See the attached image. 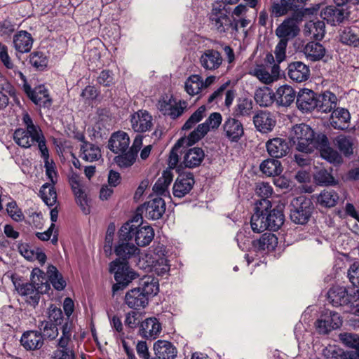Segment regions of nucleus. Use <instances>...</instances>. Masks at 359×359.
I'll return each mask as SVG.
<instances>
[{
    "label": "nucleus",
    "instance_id": "5701e85b",
    "mask_svg": "<svg viewBox=\"0 0 359 359\" xmlns=\"http://www.w3.org/2000/svg\"><path fill=\"white\" fill-rule=\"evenodd\" d=\"M317 94L308 88L299 90L297 97V106L302 111H311L317 106Z\"/></svg>",
    "mask_w": 359,
    "mask_h": 359
},
{
    "label": "nucleus",
    "instance_id": "1a4fd4ad",
    "mask_svg": "<svg viewBox=\"0 0 359 359\" xmlns=\"http://www.w3.org/2000/svg\"><path fill=\"white\" fill-rule=\"evenodd\" d=\"M280 70L278 64H259L251 68L249 74L264 84H271L279 79Z\"/></svg>",
    "mask_w": 359,
    "mask_h": 359
},
{
    "label": "nucleus",
    "instance_id": "680f3d73",
    "mask_svg": "<svg viewBox=\"0 0 359 359\" xmlns=\"http://www.w3.org/2000/svg\"><path fill=\"white\" fill-rule=\"evenodd\" d=\"M205 107L201 106L195 111L182 126V130H190L205 116Z\"/></svg>",
    "mask_w": 359,
    "mask_h": 359
},
{
    "label": "nucleus",
    "instance_id": "4be33fe9",
    "mask_svg": "<svg viewBox=\"0 0 359 359\" xmlns=\"http://www.w3.org/2000/svg\"><path fill=\"white\" fill-rule=\"evenodd\" d=\"M223 132L229 141L236 142L244 134L243 123L235 118L229 117L223 124Z\"/></svg>",
    "mask_w": 359,
    "mask_h": 359
},
{
    "label": "nucleus",
    "instance_id": "4d7b16f0",
    "mask_svg": "<svg viewBox=\"0 0 359 359\" xmlns=\"http://www.w3.org/2000/svg\"><path fill=\"white\" fill-rule=\"evenodd\" d=\"M47 273L48 276V280H50L55 290H62L65 287L66 282L55 266H49L48 268Z\"/></svg>",
    "mask_w": 359,
    "mask_h": 359
},
{
    "label": "nucleus",
    "instance_id": "393cba45",
    "mask_svg": "<svg viewBox=\"0 0 359 359\" xmlns=\"http://www.w3.org/2000/svg\"><path fill=\"white\" fill-rule=\"evenodd\" d=\"M161 330V325L156 318H148L140 324V334L145 339H155Z\"/></svg>",
    "mask_w": 359,
    "mask_h": 359
},
{
    "label": "nucleus",
    "instance_id": "4c0bfd02",
    "mask_svg": "<svg viewBox=\"0 0 359 359\" xmlns=\"http://www.w3.org/2000/svg\"><path fill=\"white\" fill-rule=\"evenodd\" d=\"M337 100L336 95L330 91L317 95V106L316 109L320 112H330L336 107Z\"/></svg>",
    "mask_w": 359,
    "mask_h": 359
},
{
    "label": "nucleus",
    "instance_id": "f704fd0d",
    "mask_svg": "<svg viewBox=\"0 0 359 359\" xmlns=\"http://www.w3.org/2000/svg\"><path fill=\"white\" fill-rule=\"evenodd\" d=\"M125 303L129 308L137 309L140 307L144 308L148 304V299L141 292V290L137 287L130 290L126 294Z\"/></svg>",
    "mask_w": 359,
    "mask_h": 359
},
{
    "label": "nucleus",
    "instance_id": "2f4dec72",
    "mask_svg": "<svg viewBox=\"0 0 359 359\" xmlns=\"http://www.w3.org/2000/svg\"><path fill=\"white\" fill-rule=\"evenodd\" d=\"M321 18L332 25H336L347 18V13L342 8L327 6L320 12Z\"/></svg>",
    "mask_w": 359,
    "mask_h": 359
},
{
    "label": "nucleus",
    "instance_id": "69168bd1",
    "mask_svg": "<svg viewBox=\"0 0 359 359\" xmlns=\"http://www.w3.org/2000/svg\"><path fill=\"white\" fill-rule=\"evenodd\" d=\"M56 324L47 320L42 321L39 325V329L43 335L47 338L53 339L58 334V330Z\"/></svg>",
    "mask_w": 359,
    "mask_h": 359
},
{
    "label": "nucleus",
    "instance_id": "a19ab883",
    "mask_svg": "<svg viewBox=\"0 0 359 359\" xmlns=\"http://www.w3.org/2000/svg\"><path fill=\"white\" fill-rule=\"evenodd\" d=\"M102 156L101 150L98 146L83 141L80 148V157L88 162H93L99 160Z\"/></svg>",
    "mask_w": 359,
    "mask_h": 359
},
{
    "label": "nucleus",
    "instance_id": "a211bd4d",
    "mask_svg": "<svg viewBox=\"0 0 359 359\" xmlns=\"http://www.w3.org/2000/svg\"><path fill=\"white\" fill-rule=\"evenodd\" d=\"M223 58L221 53L214 49H206L202 52L199 62L206 71H215L222 65Z\"/></svg>",
    "mask_w": 359,
    "mask_h": 359
},
{
    "label": "nucleus",
    "instance_id": "864d4df0",
    "mask_svg": "<svg viewBox=\"0 0 359 359\" xmlns=\"http://www.w3.org/2000/svg\"><path fill=\"white\" fill-rule=\"evenodd\" d=\"M339 200V196L334 190H323L318 195L317 201L318 203L324 207L331 208L334 207Z\"/></svg>",
    "mask_w": 359,
    "mask_h": 359
},
{
    "label": "nucleus",
    "instance_id": "6ab92c4d",
    "mask_svg": "<svg viewBox=\"0 0 359 359\" xmlns=\"http://www.w3.org/2000/svg\"><path fill=\"white\" fill-rule=\"evenodd\" d=\"M72 338V326L69 322H66L62 327V335L57 341V349L55 352L58 353H64L67 352L71 355V357L75 356L73 346Z\"/></svg>",
    "mask_w": 359,
    "mask_h": 359
},
{
    "label": "nucleus",
    "instance_id": "e2e57ef3",
    "mask_svg": "<svg viewBox=\"0 0 359 359\" xmlns=\"http://www.w3.org/2000/svg\"><path fill=\"white\" fill-rule=\"evenodd\" d=\"M137 156L135 153L128 151L125 154L118 155L114 158V162L121 168L130 167L136 161Z\"/></svg>",
    "mask_w": 359,
    "mask_h": 359
},
{
    "label": "nucleus",
    "instance_id": "7c9ffc66",
    "mask_svg": "<svg viewBox=\"0 0 359 359\" xmlns=\"http://www.w3.org/2000/svg\"><path fill=\"white\" fill-rule=\"evenodd\" d=\"M154 351L158 359H175L177 353L176 347L165 340L156 341L154 344Z\"/></svg>",
    "mask_w": 359,
    "mask_h": 359
},
{
    "label": "nucleus",
    "instance_id": "79ce46f5",
    "mask_svg": "<svg viewBox=\"0 0 359 359\" xmlns=\"http://www.w3.org/2000/svg\"><path fill=\"white\" fill-rule=\"evenodd\" d=\"M294 98L295 91L288 85L280 86L275 94V100L280 106H289L293 102Z\"/></svg>",
    "mask_w": 359,
    "mask_h": 359
},
{
    "label": "nucleus",
    "instance_id": "39448f33",
    "mask_svg": "<svg viewBox=\"0 0 359 359\" xmlns=\"http://www.w3.org/2000/svg\"><path fill=\"white\" fill-rule=\"evenodd\" d=\"M290 139L296 149L304 153H310L315 149L317 137L313 129L307 124L300 123L294 126L290 131Z\"/></svg>",
    "mask_w": 359,
    "mask_h": 359
},
{
    "label": "nucleus",
    "instance_id": "bf43d9fd",
    "mask_svg": "<svg viewBox=\"0 0 359 359\" xmlns=\"http://www.w3.org/2000/svg\"><path fill=\"white\" fill-rule=\"evenodd\" d=\"M252 110V102L248 98H239L234 107L233 114L235 116H250Z\"/></svg>",
    "mask_w": 359,
    "mask_h": 359
},
{
    "label": "nucleus",
    "instance_id": "72a5a7b5",
    "mask_svg": "<svg viewBox=\"0 0 359 359\" xmlns=\"http://www.w3.org/2000/svg\"><path fill=\"white\" fill-rule=\"evenodd\" d=\"M350 118V114L347 109L337 108L332 111L330 122L334 128L345 130L348 127Z\"/></svg>",
    "mask_w": 359,
    "mask_h": 359
},
{
    "label": "nucleus",
    "instance_id": "f8f14e48",
    "mask_svg": "<svg viewBox=\"0 0 359 359\" xmlns=\"http://www.w3.org/2000/svg\"><path fill=\"white\" fill-rule=\"evenodd\" d=\"M342 325L340 315L334 311H325L316 322V327L320 334H327L337 330Z\"/></svg>",
    "mask_w": 359,
    "mask_h": 359
},
{
    "label": "nucleus",
    "instance_id": "5fc2aeb1",
    "mask_svg": "<svg viewBox=\"0 0 359 359\" xmlns=\"http://www.w3.org/2000/svg\"><path fill=\"white\" fill-rule=\"evenodd\" d=\"M42 200L48 206H53L57 202V193L54 184H44L40 190Z\"/></svg>",
    "mask_w": 359,
    "mask_h": 359
},
{
    "label": "nucleus",
    "instance_id": "9d476101",
    "mask_svg": "<svg viewBox=\"0 0 359 359\" xmlns=\"http://www.w3.org/2000/svg\"><path fill=\"white\" fill-rule=\"evenodd\" d=\"M271 207L269 200H259L256 203L255 212L250 220L251 228L254 232L260 233L268 229L267 209Z\"/></svg>",
    "mask_w": 359,
    "mask_h": 359
},
{
    "label": "nucleus",
    "instance_id": "f257e3e1",
    "mask_svg": "<svg viewBox=\"0 0 359 359\" xmlns=\"http://www.w3.org/2000/svg\"><path fill=\"white\" fill-rule=\"evenodd\" d=\"M124 231L121 227L118 231V241L114 248V252L118 258L109 264V272L114 273L116 282L112 287L114 294L123 290L137 277V273L130 268L127 260L139 254L140 249Z\"/></svg>",
    "mask_w": 359,
    "mask_h": 359
},
{
    "label": "nucleus",
    "instance_id": "774afa93",
    "mask_svg": "<svg viewBox=\"0 0 359 359\" xmlns=\"http://www.w3.org/2000/svg\"><path fill=\"white\" fill-rule=\"evenodd\" d=\"M341 341L348 347L359 348V336L351 333H341L339 336Z\"/></svg>",
    "mask_w": 359,
    "mask_h": 359
},
{
    "label": "nucleus",
    "instance_id": "4468645a",
    "mask_svg": "<svg viewBox=\"0 0 359 359\" xmlns=\"http://www.w3.org/2000/svg\"><path fill=\"white\" fill-rule=\"evenodd\" d=\"M69 182L77 203L85 214H88L90 212L88 200L81 177L79 174L72 172L69 176Z\"/></svg>",
    "mask_w": 359,
    "mask_h": 359
},
{
    "label": "nucleus",
    "instance_id": "9b49d317",
    "mask_svg": "<svg viewBox=\"0 0 359 359\" xmlns=\"http://www.w3.org/2000/svg\"><path fill=\"white\" fill-rule=\"evenodd\" d=\"M222 121V115L218 112L210 114L208 118L203 123L189 135V140L191 143H196L202 139L210 130L218 128Z\"/></svg>",
    "mask_w": 359,
    "mask_h": 359
},
{
    "label": "nucleus",
    "instance_id": "b1692460",
    "mask_svg": "<svg viewBox=\"0 0 359 359\" xmlns=\"http://www.w3.org/2000/svg\"><path fill=\"white\" fill-rule=\"evenodd\" d=\"M299 28L297 22L294 18L285 20L276 29V34L280 39H285V41L293 39L299 34Z\"/></svg>",
    "mask_w": 359,
    "mask_h": 359
},
{
    "label": "nucleus",
    "instance_id": "58836bf2",
    "mask_svg": "<svg viewBox=\"0 0 359 359\" xmlns=\"http://www.w3.org/2000/svg\"><path fill=\"white\" fill-rule=\"evenodd\" d=\"M205 157L204 151L199 147L189 149L184 155L182 163L186 168H194L199 166Z\"/></svg>",
    "mask_w": 359,
    "mask_h": 359
},
{
    "label": "nucleus",
    "instance_id": "e433bc0d",
    "mask_svg": "<svg viewBox=\"0 0 359 359\" xmlns=\"http://www.w3.org/2000/svg\"><path fill=\"white\" fill-rule=\"evenodd\" d=\"M278 245L277 237L271 233H264L259 239L253 242V248L262 252L273 251Z\"/></svg>",
    "mask_w": 359,
    "mask_h": 359
},
{
    "label": "nucleus",
    "instance_id": "6e6552de",
    "mask_svg": "<svg viewBox=\"0 0 359 359\" xmlns=\"http://www.w3.org/2000/svg\"><path fill=\"white\" fill-rule=\"evenodd\" d=\"M187 107L184 100H177L172 95L162 96L157 103L158 109L165 116L175 119L182 116Z\"/></svg>",
    "mask_w": 359,
    "mask_h": 359
},
{
    "label": "nucleus",
    "instance_id": "412c9836",
    "mask_svg": "<svg viewBox=\"0 0 359 359\" xmlns=\"http://www.w3.org/2000/svg\"><path fill=\"white\" fill-rule=\"evenodd\" d=\"M253 122L257 130L262 133H267L273 130L276 120L270 111L261 110L254 116Z\"/></svg>",
    "mask_w": 359,
    "mask_h": 359
},
{
    "label": "nucleus",
    "instance_id": "7ed1b4c3",
    "mask_svg": "<svg viewBox=\"0 0 359 359\" xmlns=\"http://www.w3.org/2000/svg\"><path fill=\"white\" fill-rule=\"evenodd\" d=\"M211 29L215 32L226 35L238 32V22L229 15V10L222 4L214 6L209 14Z\"/></svg>",
    "mask_w": 359,
    "mask_h": 359
},
{
    "label": "nucleus",
    "instance_id": "052dcab7",
    "mask_svg": "<svg viewBox=\"0 0 359 359\" xmlns=\"http://www.w3.org/2000/svg\"><path fill=\"white\" fill-rule=\"evenodd\" d=\"M334 144L345 156L353 153V141L350 137L339 135L334 140Z\"/></svg>",
    "mask_w": 359,
    "mask_h": 359
},
{
    "label": "nucleus",
    "instance_id": "cd10ccee",
    "mask_svg": "<svg viewBox=\"0 0 359 359\" xmlns=\"http://www.w3.org/2000/svg\"><path fill=\"white\" fill-rule=\"evenodd\" d=\"M269 154L274 158H282L289 151V145L285 139L276 137L269 140L266 144Z\"/></svg>",
    "mask_w": 359,
    "mask_h": 359
},
{
    "label": "nucleus",
    "instance_id": "09e8293b",
    "mask_svg": "<svg viewBox=\"0 0 359 359\" xmlns=\"http://www.w3.org/2000/svg\"><path fill=\"white\" fill-rule=\"evenodd\" d=\"M339 39L344 44L358 46L359 45V28L358 27L344 28L339 34Z\"/></svg>",
    "mask_w": 359,
    "mask_h": 359
},
{
    "label": "nucleus",
    "instance_id": "a878e982",
    "mask_svg": "<svg viewBox=\"0 0 359 359\" xmlns=\"http://www.w3.org/2000/svg\"><path fill=\"white\" fill-rule=\"evenodd\" d=\"M130 138L123 131H118L111 135L108 147L114 154H123L128 149Z\"/></svg>",
    "mask_w": 359,
    "mask_h": 359
},
{
    "label": "nucleus",
    "instance_id": "c756f323",
    "mask_svg": "<svg viewBox=\"0 0 359 359\" xmlns=\"http://www.w3.org/2000/svg\"><path fill=\"white\" fill-rule=\"evenodd\" d=\"M18 294L25 297V301L30 305L35 306L39 301V291L32 283H26L15 285Z\"/></svg>",
    "mask_w": 359,
    "mask_h": 359
},
{
    "label": "nucleus",
    "instance_id": "6e6d98bb",
    "mask_svg": "<svg viewBox=\"0 0 359 359\" xmlns=\"http://www.w3.org/2000/svg\"><path fill=\"white\" fill-rule=\"evenodd\" d=\"M194 143H191L189 140V135L187 137L180 138L175 144L173 148L170 152L168 158L169 170L174 169L179 162L178 149L184 144L191 145Z\"/></svg>",
    "mask_w": 359,
    "mask_h": 359
},
{
    "label": "nucleus",
    "instance_id": "f3484780",
    "mask_svg": "<svg viewBox=\"0 0 359 359\" xmlns=\"http://www.w3.org/2000/svg\"><path fill=\"white\" fill-rule=\"evenodd\" d=\"M315 149H319L320 156L330 163L339 164L341 162V157L339 153L330 147L326 135L323 134L317 135V144Z\"/></svg>",
    "mask_w": 359,
    "mask_h": 359
},
{
    "label": "nucleus",
    "instance_id": "37998d69",
    "mask_svg": "<svg viewBox=\"0 0 359 359\" xmlns=\"http://www.w3.org/2000/svg\"><path fill=\"white\" fill-rule=\"evenodd\" d=\"M31 283L41 294L46 293L50 290L48 276L39 268L33 269L31 273Z\"/></svg>",
    "mask_w": 359,
    "mask_h": 359
},
{
    "label": "nucleus",
    "instance_id": "dca6fc26",
    "mask_svg": "<svg viewBox=\"0 0 359 359\" xmlns=\"http://www.w3.org/2000/svg\"><path fill=\"white\" fill-rule=\"evenodd\" d=\"M149 219L156 220L160 219L165 211V202L160 197L155 198L145 203L138 209Z\"/></svg>",
    "mask_w": 359,
    "mask_h": 359
},
{
    "label": "nucleus",
    "instance_id": "13d9d810",
    "mask_svg": "<svg viewBox=\"0 0 359 359\" xmlns=\"http://www.w3.org/2000/svg\"><path fill=\"white\" fill-rule=\"evenodd\" d=\"M297 8L292 0H280V3H273L271 6V12L275 17L284 15L290 10Z\"/></svg>",
    "mask_w": 359,
    "mask_h": 359
},
{
    "label": "nucleus",
    "instance_id": "c03bdc74",
    "mask_svg": "<svg viewBox=\"0 0 359 359\" xmlns=\"http://www.w3.org/2000/svg\"><path fill=\"white\" fill-rule=\"evenodd\" d=\"M306 58L315 62L321 60L325 54V48L318 42H309L303 49Z\"/></svg>",
    "mask_w": 359,
    "mask_h": 359
},
{
    "label": "nucleus",
    "instance_id": "423d86ee",
    "mask_svg": "<svg viewBox=\"0 0 359 359\" xmlns=\"http://www.w3.org/2000/svg\"><path fill=\"white\" fill-rule=\"evenodd\" d=\"M22 121L27 130L17 129L14 133V140L19 146L23 148H29L36 141L39 140L40 128L34 124L32 118L25 112L23 114Z\"/></svg>",
    "mask_w": 359,
    "mask_h": 359
},
{
    "label": "nucleus",
    "instance_id": "ddd939ff",
    "mask_svg": "<svg viewBox=\"0 0 359 359\" xmlns=\"http://www.w3.org/2000/svg\"><path fill=\"white\" fill-rule=\"evenodd\" d=\"M23 89L29 98L40 107L48 108L52 104V98L48 88L44 85H39L34 88L25 83Z\"/></svg>",
    "mask_w": 359,
    "mask_h": 359
},
{
    "label": "nucleus",
    "instance_id": "f03ea898",
    "mask_svg": "<svg viewBox=\"0 0 359 359\" xmlns=\"http://www.w3.org/2000/svg\"><path fill=\"white\" fill-rule=\"evenodd\" d=\"M165 252L163 245L149 248L139 257L137 265L140 269H149L158 276H163L169 272L170 267Z\"/></svg>",
    "mask_w": 359,
    "mask_h": 359
},
{
    "label": "nucleus",
    "instance_id": "338daca9",
    "mask_svg": "<svg viewBox=\"0 0 359 359\" xmlns=\"http://www.w3.org/2000/svg\"><path fill=\"white\" fill-rule=\"evenodd\" d=\"M348 300L346 306H348L351 310L356 309L359 310V288L356 285L348 288Z\"/></svg>",
    "mask_w": 359,
    "mask_h": 359
},
{
    "label": "nucleus",
    "instance_id": "20e7f679",
    "mask_svg": "<svg viewBox=\"0 0 359 359\" xmlns=\"http://www.w3.org/2000/svg\"><path fill=\"white\" fill-rule=\"evenodd\" d=\"M141 219V217L136 215L124 223L121 228L128 233L127 235L137 245L144 247L148 245L153 240L154 231L150 226H142Z\"/></svg>",
    "mask_w": 359,
    "mask_h": 359
},
{
    "label": "nucleus",
    "instance_id": "0eeeda50",
    "mask_svg": "<svg viewBox=\"0 0 359 359\" xmlns=\"http://www.w3.org/2000/svg\"><path fill=\"white\" fill-rule=\"evenodd\" d=\"M290 218L298 224H306L313 212L311 201L304 196L294 198L291 202Z\"/></svg>",
    "mask_w": 359,
    "mask_h": 359
},
{
    "label": "nucleus",
    "instance_id": "0e129e2a",
    "mask_svg": "<svg viewBox=\"0 0 359 359\" xmlns=\"http://www.w3.org/2000/svg\"><path fill=\"white\" fill-rule=\"evenodd\" d=\"M29 62L36 69L43 70L47 67L48 58L41 52H34L29 56Z\"/></svg>",
    "mask_w": 359,
    "mask_h": 359
},
{
    "label": "nucleus",
    "instance_id": "ea45409f",
    "mask_svg": "<svg viewBox=\"0 0 359 359\" xmlns=\"http://www.w3.org/2000/svg\"><path fill=\"white\" fill-rule=\"evenodd\" d=\"M304 34L306 36L314 39L317 41H320L325 34V25L323 21L309 20L304 26Z\"/></svg>",
    "mask_w": 359,
    "mask_h": 359
},
{
    "label": "nucleus",
    "instance_id": "aec40b11",
    "mask_svg": "<svg viewBox=\"0 0 359 359\" xmlns=\"http://www.w3.org/2000/svg\"><path fill=\"white\" fill-rule=\"evenodd\" d=\"M194 183L195 180L193 174L190 172L180 174L174 183L172 188L173 195L177 198L184 197L190 192Z\"/></svg>",
    "mask_w": 359,
    "mask_h": 359
},
{
    "label": "nucleus",
    "instance_id": "473e14b6",
    "mask_svg": "<svg viewBox=\"0 0 359 359\" xmlns=\"http://www.w3.org/2000/svg\"><path fill=\"white\" fill-rule=\"evenodd\" d=\"M348 289L343 286L334 285L327 292V298L334 306H346L348 300Z\"/></svg>",
    "mask_w": 359,
    "mask_h": 359
},
{
    "label": "nucleus",
    "instance_id": "8fccbe9b",
    "mask_svg": "<svg viewBox=\"0 0 359 359\" xmlns=\"http://www.w3.org/2000/svg\"><path fill=\"white\" fill-rule=\"evenodd\" d=\"M260 170L267 176H278L283 171L280 162L277 159L267 158L259 165Z\"/></svg>",
    "mask_w": 359,
    "mask_h": 359
},
{
    "label": "nucleus",
    "instance_id": "bb28decb",
    "mask_svg": "<svg viewBox=\"0 0 359 359\" xmlns=\"http://www.w3.org/2000/svg\"><path fill=\"white\" fill-rule=\"evenodd\" d=\"M287 70L290 79L297 83L304 82L310 77V69L302 62L297 61L290 63L288 65Z\"/></svg>",
    "mask_w": 359,
    "mask_h": 359
},
{
    "label": "nucleus",
    "instance_id": "603ef678",
    "mask_svg": "<svg viewBox=\"0 0 359 359\" xmlns=\"http://www.w3.org/2000/svg\"><path fill=\"white\" fill-rule=\"evenodd\" d=\"M184 90L191 96L200 93L203 90L202 77L198 74L189 76L184 83Z\"/></svg>",
    "mask_w": 359,
    "mask_h": 359
},
{
    "label": "nucleus",
    "instance_id": "de8ad7c7",
    "mask_svg": "<svg viewBox=\"0 0 359 359\" xmlns=\"http://www.w3.org/2000/svg\"><path fill=\"white\" fill-rule=\"evenodd\" d=\"M138 288L141 290V292L144 294L149 300L150 296H154L158 292V282L154 277L145 276L141 279Z\"/></svg>",
    "mask_w": 359,
    "mask_h": 359
},
{
    "label": "nucleus",
    "instance_id": "3c124183",
    "mask_svg": "<svg viewBox=\"0 0 359 359\" xmlns=\"http://www.w3.org/2000/svg\"><path fill=\"white\" fill-rule=\"evenodd\" d=\"M268 229L277 231L284 223V215L277 209H267Z\"/></svg>",
    "mask_w": 359,
    "mask_h": 359
},
{
    "label": "nucleus",
    "instance_id": "49530a36",
    "mask_svg": "<svg viewBox=\"0 0 359 359\" xmlns=\"http://www.w3.org/2000/svg\"><path fill=\"white\" fill-rule=\"evenodd\" d=\"M255 100L261 107H269L275 101V93L269 87L259 88L255 91Z\"/></svg>",
    "mask_w": 359,
    "mask_h": 359
},
{
    "label": "nucleus",
    "instance_id": "c85d7f7f",
    "mask_svg": "<svg viewBox=\"0 0 359 359\" xmlns=\"http://www.w3.org/2000/svg\"><path fill=\"white\" fill-rule=\"evenodd\" d=\"M34 39L30 33L27 31H19L14 34L13 39V46L16 51L26 53L31 50Z\"/></svg>",
    "mask_w": 359,
    "mask_h": 359
},
{
    "label": "nucleus",
    "instance_id": "2eb2a0df",
    "mask_svg": "<svg viewBox=\"0 0 359 359\" xmlns=\"http://www.w3.org/2000/svg\"><path fill=\"white\" fill-rule=\"evenodd\" d=\"M151 115L144 109L138 110L130 115L131 128L135 132L144 133L150 130L153 126Z\"/></svg>",
    "mask_w": 359,
    "mask_h": 359
},
{
    "label": "nucleus",
    "instance_id": "c9c22d12",
    "mask_svg": "<svg viewBox=\"0 0 359 359\" xmlns=\"http://www.w3.org/2000/svg\"><path fill=\"white\" fill-rule=\"evenodd\" d=\"M20 342L26 350L39 349L43 344L42 334L37 331H27L21 337Z\"/></svg>",
    "mask_w": 359,
    "mask_h": 359
},
{
    "label": "nucleus",
    "instance_id": "a18cd8bd",
    "mask_svg": "<svg viewBox=\"0 0 359 359\" xmlns=\"http://www.w3.org/2000/svg\"><path fill=\"white\" fill-rule=\"evenodd\" d=\"M173 175L171 170H165L153 187L154 191L160 196L169 195L168 187L172 181Z\"/></svg>",
    "mask_w": 359,
    "mask_h": 359
}]
</instances>
